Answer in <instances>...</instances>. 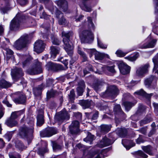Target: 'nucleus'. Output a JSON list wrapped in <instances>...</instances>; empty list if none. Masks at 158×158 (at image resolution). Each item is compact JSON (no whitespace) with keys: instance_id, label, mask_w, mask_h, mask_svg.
<instances>
[{"instance_id":"obj_53","label":"nucleus","mask_w":158,"mask_h":158,"mask_svg":"<svg viewBox=\"0 0 158 158\" xmlns=\"http://www.w3.org/2000/svg\"><path fill=\"white\" fill-rule=\"evenodd\" d=\"M116 54L119 57H123L124 56L126 53H124L121 50H118L116 52Z\"/></svg>"},{"instance_id":"obj_38","label":"nucleus","mask_w":158,"mask_h":158,"mask_svg":"<svg viewBox=\"0 0 158 158\" xmlns=\"http://www.w3.org/2000/svg\"><path fill=\"white\" fill-rule=\"evenodd\" d=\"M94 139V136L90 133H89L87 137L84 139V140L87 142H89L90 144H91Z\"/></svg>"},{"instance_id":"obj_55","label":"nucleus","mask_w":158,"mask_h":158,"mask_svg":"<svg viewBox=\"0 0 158 158\" xmlns=\"http://www.w3.org/2000/svg\"><path fill=\"white\" fill-rule=\"evenodd\" d=\"M52 42L54 44L59 45L60 44V41L57 38L55 37L53 40Z\"/></svg>"},{"instance_id":"obj_35","label":"nucleus","mask_w":158,"mask_h":158,"mask_svg":"<svg viewBox=\"0 0 158 158\" xmlns=\"http://www.w3.org/2000/svg\"><path fill=\"white\" fill-rule=\"evenodd\" d=\"M132 143V141H130L128 140H122V143L123 144V145L126 148V149L127 150H129L131 147H133L134 146L135 144L134 143H132L131 145L130 146H128L127 145H126L125 144V143L128 144V143Z\"/></svg>"},{"instance_id":"obj_26","label":"nucleus","mask_w":158,"mask_h":158,"mask_svg":"<svg viewBox=\"0 0 158 158\" xmlns=\"http://www.w3.org/2000/svg\"><path fill=\"white\" fill-rule=\"evenodd\" d=\"M157 41L156 39L152 40L148 44H145L142 46L141 48H152L154 47Z\"/></svg>"},{"instance_id":"obj_37","label":"nucleus","mask_w":158,"mask_h":158,"mask_svg":"<svg viewBox=\"0 0 158 158\" xmlns=\"http://www.w3.org/2000/svg\"><path fill=\"white\" fill-rule=\"evenodd\" d=\"M43 89L42 85H40L37 87L33 89V92L34 94L35 95H40L41 92V90Z\"/></svg>"},{"instance_id":"obj_22","label":"nucleus","mask_w":158,"mask_h":158,"mask_svg":"<svg viewBox=\"0 0 158 158\" xmlns=\"http://www.w3.org/2000/svg\"><path fill=\"white\" fill-rule=\"evenodd\" d=\"M101 151L99 150H97L95 151H90L89 152L88 154L85 156V158H93L96 154H97V157L95 158H100L99 156L100 153Z\"/></svg>"},{"instance_id":"obj_60","label":"nucleus","mask_w":158,"mask_h":158,"mask_svg":"<svg viewBox=\"0 0 158 158\" xmlns=\"http://www.w3.org/2000/svg\"><path fill=\"white\" fill-rule=\"evenodd\" d=\"M75 96V93H74V90H72L70 93V94L69 95V97L72 100Z\"/></svg>"},{"instance_id":"obj_3","label":"nucleus","mask_w":158,"mask_h":158,"mask_svg":"<svg viewBox=\"0 0 158 158\" xmlns=\"http://www.w3.org/2000/svg\"><path fill=\"white\" fill-rule=\"evenodd\" d=\"M119 91L117 87L114 85L109 86L106 91L101 94V95L103 98L110 97L113 98L119 93Z\"/></svg>"},{"instance_id":"obj_27","label":"nucleus","mask_w":158,"mask_h":158,"mask_svg":"<svg viewBox=\"0 0 158 158\" xmlns=\"http://www.w3.org/2000/svg\"><path fill=\"white\" fill-rule=\"evenodd\" d=\"M93 103V102L92 101L87 100H83L80 102V104L84 109L89 108Z\"/></svg>"},{"instance_id":"obj_24","label":"nucleus","mask_w":158,"mask_h":158,"mask_svg":"<svg viewBox=\"0 0 158 158\" xmlns=\"http://www.w3.org/2000/svg\"><path fill=\"white\" fill-rule=\"evenodd\" d=\"M44 112L43 110L40 111V114L37 116V123L38 126H41L44 123Z\"/></svg>"},{"instance_id":"obj_4","label":"nucleus","mask_w":158,"mask_h":158,"mask_svg":"<svg viewBox=\"0 0 158 158\" xmlns=\"http://www.w3.org/2000/svg\"><path fill=\"white\" fill-rule=\"evenodd\" d=\"M33 128L23 126L19 130V135L21 137L27 139L31 137L33 132Z\"/></svg>"},{"instance_id":"obj_33","label":"nucleus","mask_w":158,"mask_h":158,"mask_svg":"<svg viewBox=\"0 0 158 158\" xmlns=\"http://www.w3.org/2000/svg\"><path fill=\"white\" fill-rule=\"evenodd\" d=\"M114 111L116 114L122 115L124 114L122 111L120 105H116L114 108Z\"/></svg>"},{"instance_id":"obj_34","label":"nucleus","mask_w":158,"mask_h":158,"mask_svg":"<svg viewBox=\"0 0 158 158\" xmlns=\"http://www.w3.org/2000/svg\"><path fill=\"white\" fill-rule=\"evenodd\" d=\"M11 83L7 82L4 80H2L0 81V88H6L10 86Z\"/></svg>"},{"instance_id":"obj_61","label":"nucleus","mask_w":158,"mask_h":158,"mask_svg":"<svg viewBox=\"0 0 158 158\" xmlns=\"http://www.w3.org/2000/svg\"><path fill=\"white\" fill-rule=\"evenodd\" d=\"M98 112L97 111H96L94 114L93 115L91 118L92 120H95L97 119L98 116Z\"/></svg>"},{"instance_id":"obj_63","label":"nucleus","mask_w":158,"mask_h":158,"mask_svg":"<svg viewBox=\"0 0 158 158\" xmlns=\"http://www.w3.org/2000/svg\"><path fill=\"white\" fill-rule=\"evenodd\" d=\"M5 146V143L2 138H0V149L3 148Z\"/></svg>"},{"instance_id":"obj_25","label":"nucleus","mask_w":158,"mask_h":158,"mask_svg":"<svg viewBox=\"0 0 158 158\" xmlns=\"http://www.w3.org/2000/svg\"><path fill=\"white\" fill-rule=\"evenodd\" d=\"M5 123L8 126L10 127L16 126L18 124L16 121L10 118L6 121Z\"/></svg>"},{"instance_id":"obj_54","label":"nucleus","mask_w":158,"mask_h":158,"mask_svg":"<svg viewBox=\"0 0 158 158\" xmlns=\"http://www.w3.org/2000/svg\"><path fill=\"white\" fill-rule=\"evenodd\" d=\"M74 115L77 119L79 120H81L82 115L81 113L79 112L74 113Z\"/></svg>"},{"instance_id":"obj_17","label":"nucleus","mask_w":158,"mask_h":158,"mask_svg":"<svg viewBox=\"0 0 158 158\" xmlns=\"http://www.w3.org/2000/svg\"><path fill=\"white\" fill-rule=\"evenodd\" d=\"M112 143L109 139L106 137H105L98 144V146L100 148H102L109 146Z\"/></svg>"},{"instance_id":"obj_50","label":"nucleus","mask_w":158,"mask_h":158,"mask_svg":"<svg viewBox=\"0 0 158 158\" xmlns=\"http://www.w3.org/2000/svg\"><path fill=\"white\" fill-rule=\"evenodd\" d=\"M138 155L143 158H147L148 156L141 151H139L137 153Z\"/></svg>"},{"instance_id":"obj_16","label":"nucleus","mask_w":158,"mask_h":158,"mask_svg":"<svg viewBox=\"0 0 158 158\" xmlns=\"http://www.w3.org/2000/svg\"><path fill=\"white\" fill-rule=\"evenodd\" d=\"M17 95H18V98H15L13 101L16 103L23 104L25 103L26 97L21 92H18L17 93Z\"/></svg>"},{"instance_id":"obj_6","label":"nucleus","mask_w":158,"mask_h":158,"mask_svg":"<svg viewBox=\"0 0 158 158\" xmlns=\"http://www.w3.org/2000/svg\"><path fill=\"white\" fill-rule=\"evenodd\" d=\"M80 37L81 41L89 42L94 39V35L92 32L89 30H84L79 34Z\"/></svg>"},{"instance_id":"obj_40","label":"nucleus","mask_w":158,"mask_h":158,"mask_svg":"<svg viewBox=\"0 0 158 158\" xmlns=\"http://www.w3.org/2000/svg\"><path fill=\"white\" fill-rule=\"evenodd\" d=\"M21 111H15L12 113L10 118L15 120L21 114Z\"/></svg>"},{"instance_id":"obj_44","label":"nucleus","mask_w":158,"mask_h":158,"mask_svg":"<svg viewBox=\"0 0 158 158\" xmlns=\"http://www.w3.org/2000/svg\"><path fill=\"white\" fill-rule=\"evenodd\" d=\"M15 147L19 150H22L24 148V146L19 140H17L15 143Z\"/></svg>"},{"instance_id":"obj_43","label":"nucleus","mask_w":158,"mask_h":158,"mask_svg":"<svg viewBox=\"0 0 158 158\" xmlns=\"http://www.w3.org/2000/svg\"><path fill=\"white\" fill-rule=\"evenodd\" d=\"M101 65L100 64H98L97 65V68H96V69H97V70L96 71H95V69L94 68H93L92 67V66L91 65H89V71H94L96 73H99V74H101V72H100L99 70V69L98 68V67H100V66ZM101 67H102L100 66Z\"/></svg>"},{"instance_id":"obj_47","label":"nucleus","mask_w":158,"mask_h":158,"mask_svg":"<svg viewBox=\"0 0 158 158\" xmlns=\"http://www.w3.org/2000/svg\"><path fill=\"white\" fill-rule=\"evenodd\" d=\"M52 147L53 150L55 151L60 150L62 148L61 146L55 142L53 143Z\"/></svg>"},{"instance_id":"obj_32","label":"nucleus","mask_w":158,"mask_h":158,"mask_svg":"<svg viewBox=\"0 0 158 158\" xmlns=\"http://www.w3.org/2000/svg\"><path fill=\"white\" fill-rule=\"evenodd\" d=\"M104 84L105 83L104 82L99 81L97 83L94 84L93 87L96 91H98Z\"/></svg>"},{"instance_id":"obj_18","label":"nucleus","mask_w":158,"mask_h":158,"mask_svg":"<svg viewBox=\"0 0 158 158\" xmlns=\"http://www.w3.org/2000/svg\"><path fill=\"white\" fill-rule=\"evenodd\" d=\"M56 14V17L59 18L58 21L60 25L65 24L66 21L64 18L63 14L60 10H57Z\"/></svg>"},{"instance_id":"obj_30","label":"nucleus","mask_w":158,"mask_h":158,"mask_svg":"<svg viewBox=\"0 0 158 158\" xmlns=\"http://www.w3.org/2000/svg\"><path fill=\"white\" fill-rule=\"evenodd\" d=\"M111 127V125H102L100 127V131L103 133H107Z\"/></svg>"},{"instance_id":"obj_59","label":"nucleus","mask_w":158,"mask_h":158,"mask_svg":"<svg viewBox=\"0 0 158 158\" xmlns=\"http://www.w3.org/2000/svg\"><path fill=\"white\" fill-rule=\"evenodd\" d=\"M28 0H17L18 3L21 5H24L27 4Z\"/></svg>"},{"instance_id":"obj_10","label":"nucleus","mask_w":158,"mask_h":158,"mask_svg":"<svg viewBox=\"0 0 158 158\" xmlns=\"http://www.w3.org/2000/svg\"><path fill=\"white\" fill-rule=\"evenodd\" d=\"M118 67L121 73L123 75L127 74L130 73V67L123 62H121L118 64Z\"/></svg>"},{"instance_id":"obj_8","label":"nucleus","mask_w":158,"mask_h":158,"mask_svg":"<svg viewBox=\"0 0 158 158\" xmlns=\"http://www.w3.org/2000/svg\"><path fill=\"white\" fill-rule=\"evenodd\" d=\"M149 64H146L139 67L137 69L136 73L139 76H143L148 71Z\"/></svg>"},{"instance_id":"obj_5","label":"nucleus","mask_w":158,"mask_h":158,"mask_svg":"<svg viewBox=\"0 0 158 158\" xmlns=\"http://www.w3.org/2000/svg\"><path fill=\"white\" fill-rule=\"evenodd\" d=\"M28 35H27L22 36L14 43V47L18 50L25 47L28 41Z\"/></svg>"},{"instance_id":"obj_31","label":"nucleus","mask_w":158,"mask_h":158,"mask_svg":"<svg viewBox=\"0 0 158 158\" xmlns=\"http://www.w3.org/2000/svg\"><path fill=\"white\" fill-rule=\"evenodd\" d=\"M95 58L97 60H102L104 57L109 58V56L104 53H101L96 51L95 55Z\"/></svg>"},{"instance_id":"obj_28","label":"nucleus","mask_w":158,"mask_h":158,"mask_svg":"<svg viewBox=\"0 0 158 158\" xmlns=\"http://www.w3.org/2000/svg\"><path fill=\"white\" fill-rule=\"evenodd\" d=\"M60 48L55 46H52L51 47L50 53L51 56L55 58L56 55L58 54L60 51Z\"/></svg>"},{"instance_id":"obj_12","label":"nucleus","mask_w":158,"mask_h":158,"mask_svg":"<svg viewBox=\"0 0 158 158\" xmlns=\"http://www.w3.org/2000/svg\"><path fill=\"white\" fill-rule=\"evenodd\" d=\"M45 44L41 40H38L35 43L34 48L35 51L37 53L42 52L44 50Z\"/></svg>"},{"instance_id":"obj_57","label":"nucleus","mask_w":158,"mask_h":158,"mask_svg":"<svg viewBox=\"0 0 158 158\" xmlns=\"http://www.w3.org/2000/svg\"><path fill=\"white\" fill-rule=\"evenodd\" d=\"M106 69L109 72L111 73H114L115 72L114 67L113 66H108L106 68Z\"/></svg>"},{"instance_id":"obj_20","label":"nucleus","mask_w":158,"mask_h":158,"mask_svg":"<svg viewBox=\"0 0 158 158\" xmlns=\"http://www.w3.org/2000/svg\"><path fill=\"white\" fill-rule=\"evenodd\" d=\"M81 8L87 12H90L92 10L90 4L86 1H82V3L80 5Z\"/></svg>"},{"instance_id":"obj_42","label":"nucleus","mask_w":158,"mask_h":158,"mask_svg":"<svg viewBox=\"0 0 158 158\" xmlns=\"http://www.w3.org/2000/svg\"><path fill=\"white\" fill-rule=\"evenodd\" d=\"M15 131V130L8 132L5 135V137L8 140V141H10Z\"/></svg>"},{"instance_id":"obj_36","label":"nucleus","mask_w":158,"mask_h":158,"mask_svg":"<svg viewBox=\"0 0 158 158\" xmlns=\"http://www.w3.org/2000/svg\"><path fill=\"white\" fill-rule=\"evenodd\" d=\"M143 150L146 153L150 155H152L153 153L152 152V148L150 146L148 145L142 147Z\"/></svg>"},{"instance_id":"obj_13","label":"nucleus","mask_w":158,"mask_h":158,"mask_svg":"<svg viewBox=\"0 0 158 158\" xmlns=\"http://www.w3.org/2000/svg\"><path fill=\"white\" fill-rule=\"evenodd\" d=\"M48 70H52L53 71L63 70L64 68L60 64H54L51 62L48 63L46 65Z\"/></svg>"},{"instance_id":"obj_62","label":"nucleus","mask_w":158,"mask_h":158,"mask_svg":"<svg viewBox=\"0 0 158 158\" xmlns=\"http://www.w3.org/2000/svg\"><path fill=\"white\" fill-rule=\"evenodd\" d=\"M53 80L52 79H49L47 81V84L48 86H51L53 84Z\"/></svg>"},{"instance_id":"obj_2","label":"nucleus","mask_w":158,"mask_h":158,"mask_svg":"<svg viewBox=\"0 0 158 158\" xmlns=\"http://www.w3.org/2000/svg\"><path fill=\"white\" fill-rule=\"evenodd\" d=\"M27 18V16H25L21 14H18L12 20L10 24V29L11 30H15L19 27L20 23L24 19Z\"/></svg>"},{"instance_id":"obj_19","label":"nucleus","mask_w":158,"mask_h":158,"mask_svg":"<svg viewBox=\"0 0 158 158\" xmlns=\"http://www.w3.org/2000/svg\"><path fill=\"white\" fill-rule=\"evenodd\" d=\"M37 61L36 67L32 70L30 73L31 74H35L41 73L42 72V70L41 67V63Z\"/></svg>"},{"instance_id":"obj_45","label":"nucleus","mask_w":158,"mask_h":158,"mask_svg":"<svg viewBox=\"0 0 158 158\" xmlns=\"http://www.w3.org/2000/svg\"><path fill=\"white\" fill-rule=\"evenodd\" d=\"M88 19V26L89 28L91 30H94V24H93L92 19L90 17H89L87 18Z\"/></svg>"},{"instance_id":"obj_21","label":"nucleus","mask_w":158,"mask_h":158,"mask_svg":"<svg viewBox=\"0 0 158 158\" xmlns=\"http://www.w3.org/2000/svg\"><path fill=\"white\" fill-rule=\"evenodd\" d=\"M134 94H137L138 95H140L142 96H144L146 98L149 99L154 95L153 93H151L150 94H148L145 92L143 89H141L134 93Z\"/></svg>"},{"instance_id":"obj_14","label":"nucleus","mask_w":158,"mask_h":158,"mask_svg":"<svg viewBox=\"0 0 158 158\" xmlns=\"http://www.w3.org/2000/svg\"><path fill=\"white\" fill-rule=\"evenodd\" d=\"M55 3L63 10L64 12L68 9V2L65 0H58L55 1Z\"/></svg>"},{"instance_id":"obj_1","label":"nucleus","mask_w":158,"mask_h":158,"mask_svg":"<svg viewBox=\"0 0 158 158\" xmlns=\"http://www.w3.org/2000/svg\"><path fill=\"white\" fill-rule=\"evenodd\" d=\"M62 36L64 37L63 40L64 48L68 55L71 57L73 53V47L72 44L69 42V38L73 35V33L72 32H66L62 31Z\"/></svg>"},{"instance_id":"obj_11","label":"nucleus","mask_w":158,"mask_h":158,"mask_svg":"<svg viewBox=\"0 0 158 158\" xmlns=\"http://www.w3.org/2000/svg\"><path fill=\"white\" fill-rule=\"evenodd\" d=\"M79 123L77 121H74L72 122L69 127L70 131L72 134H76L79 131Z\"/></svg>"},{"instance_id":"obj_9","label":"nucleus","mask_w":158,"mask_h":158,"mask_svg":"<svg viewBox=\"0 0 158 158\" xmlns=\"http://www.w3.org/2000/svg\"><path fill=\"white\" fill-rule=\"evenodd\" d=\"M57 133V130L54 128L49 127L46 129L44 131L41 133L40 135L42 137H49Z\"/></svg>"},{"instance_id":"obj_49","label":"nucleus","mask_w":158,"mask_h":158,"mask_svg":"<svg viewBox=\"0 0 158 158\" xmlns=\"http://www.w3.org/2000/svg\"><path fill=\"white\" fill-rule=\"evenodd\" d=\"M85 51L87 52L89 54V56L90 57H92L93 55H95L96 51L93 49H85Z\"/></svg>"},{"instance_id":"obj_52","label":"nucleus","mask_w":158,"mask_h":158,"mask_svg":"<svg viewBox=\"0 0 158 158\" xmlns=\"http://www.w3.org/2000/svg\"><path fill=\"white\" fill-rule=\"evenodd\" d=\"M151 121L150 119L147 118H145L143 120H142L140 121V124L141 125L146 124L150 122Z\"/></svg>"},{"instance_id":"obj_48","label":"nucleus","mask_w":158,"mask_h":158,"mask_svg":"<svg viewBox=\"0 0 158 158\" xmlns=\"http://www.w3.org/2000/svg\"><path fill=\"white\" fill-rule=\"evenodd\" d=\"M139 55L138 53H136L135 55L132 56H128L125 58L131 61H134L138 57Z\"/></svg>"},{"instance_id":"obj_51","label":"nucleus","mask_w":158,"mask_h":158,"mask_svg":"<svg viewBox=\"0 0 158 158\" xmlns=\"http://www.w3.org/2000/svg\"><path fill=\"white\" fill-rule=\"evenodd\" d=\"M84 88L81 87L80 86H78L77 88V93L79 96H81L82 95L83 93V92Z\"/></svg>"},{"instance_id":"obj_46","label":"nucleus","mask_w":158,"mask_h":158,"mask_svg":"<svg viewBox=\"0 0 158 158\" xmlns=\"http://www.w3.org/2000/svg\"><path fill=\"white\" fill-rule=\"evenodd\" d=\"M98 44V46L102 49H106L107 48V45L103 44L102 42L97 38Z\"/></svg>"},{"instance_id":"obj_29","label":"nucleus","mask_w":158,"mask_h":158,"mask_svg":"<svg viewBox=\"0 0 158 158\" xmlns=\"http://www.w3.org/2000/svg\"><path fill=\"white\" fill-rule=\"evenodd\" d=\"M127 130L125 128H118L116 130L117 134L121 137H124L127 134Z\"/></svg>"},{"instance_id":"obj_58","label":"nucleus","mask_w":158,"mask_h":158,"mask_svg":"<svg viewBox=\"0 0 158 158\" xmlns=\"http://www.w3.org/2000/svg\"><path fill=\"white\" fill-rule=\"evenodd\" d=\"M48 150L47 148H46L44 150L43 149H40L39 150L38 153L39 155H43L45 152H48Z\"/></svg>"},{"instance_id":"obj_15","label":"nucleus","mask_w":158,"mask_h":158,"mask_svg":"<svg viewBox=\"0 0 158 158\" xmlns=\"http://www.w3.org/2000/svg\"><path fill=\"white\" fill-rule=\"evenodd\" d=\"M69 117L68 112L65 109H64L59 113V115L56 116V118L58 120L61 121L66 119H69Z\"/></svg>"},{"instance_id":"obj_23","label":"nucleus","mask_w":158,"mask_h":158,"mask_svg":"<svg viewBox=\"0 0 158 158\" xmlns=\"http://www.w3.org/2000/svg\"><path fill=\"white\" fill-rule=\"evenodd\" d=\"M158 78V75L157 77L151 76L149 78L146 79L144 81V84L146 86L149 87L151 85L152 81L153 80L156 81Z\"/></svg>"},{"instance_id":"obj_7","label":"nucleus","mask_w":158,"mask_h":158,"mask_svg":"<svg viewBox=\"0 0 158 158\" xmlns=\"http://www.w3.org/2000/svg\"><path fill=\"white\" fill-rule=\"evenodd\" d=\"M11 74L13 79L14 81H16L23 76V74L21 69L15 67L11 69Z\"/></svg>"},{"instance_id":"obj_56","label":"nucleus","mask_w":158,"mask_h":158,"mask_svg":"<svg viewBox=\"0 0 158 158\" xmlns=\"http://www.w3.org/2000/svg\"><path fill=\"white\" fill-rule=\"evenodd\" d=\"M9 156L10 158H21L19 154H14V155L9 154Z\"/></svg>"},{"instance_id":"obj_39","label":"nucleus","mask_w":158,"mask_h":158,"mask_svg":"<svg viewBox=\"0 0 158 158\" xmlns=\"http://www.w3.org/2000/svg\"><path fill=\"white\" fill-rule=\"evenodd\" d=\"M78 53L83 58V61H86L87 60V57L85 54L81 50V49L79 46H78L77 49Z\"/></svg>"},{"instance_id":"obj_64","label":"nucleus","mask_w":158,"mask_h":158,"mask_svg":"<svg viewBox=\"0 0 158 158\" xmlns=\"http://www.w3.org/2000/svg\"><path fill=\"white\" fill-rule=\"evenodd\" d=\"M154 3L156 4L155 11L158 12V0H153Z\"/></svg>"},{"instance_id":"obj_41","label":"nucleus","mask_w":158,"mask_h":158,"mask_svg":"<svg viewBox=\"0 0 158 158\" xmlns=\"http://www.w3.org/2000/svg\"><path fill=\"white\" fill-rule=\"evenodd\" d=\"M123 105L124 106L126 110L127 111L129 110L134 105L133 103L128 102H123Z\"/></svg>"}]
</instances>
